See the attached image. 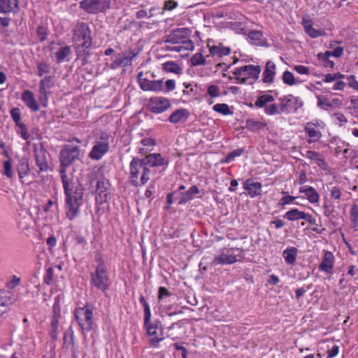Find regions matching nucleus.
<instances>
[{
  "mask_svg": "<svg viewBox=\"0 0 358 358\" xmlns=\"http://www.w3.org/2000/svg\"><path fill=\"white\" fill-rule=\"evenodd\" d=\"M17 6V0H0V12H10Z\"/></svg>",
  "mask_w": 358,
  "mask_h": 358,
  "instance_id": "473e14b6",
  "label": "nucleus"
},
{
  "mask_svg": "<svg viewBox=\"0 0 358 358\" xmlns=\"http://www.w3.org/2000/svg\"><path fill=\"white\" fill-rule=\"evenodd\" d=\"M339 352V347L336 345H334L330 350L327 351L328 357L327 358H332L336 357Z\"/></svg>",
  "mask_w": 358,
  "mask_h": 358,
  "instance_id": "4d7b16f0",
  "label": "nucleus"
},
{
  "mask_svg": "<svg viewBox=\"0 0 358 358\" xmlns=\"http://www.w3.org/2000/svg\"><path fill=\"white\" fill-rule=\"evenodd\" d=\"M11 303L10 292L7 290L0 289V316L8 310Z\"/></svg>",
  "mask_w": 358,
  "mask_h": 358,
  "instance_id": "412c9836",
  "label": "nucleus"
},
{
  "mask_svg": "<svg viewBox=\"0 0 358 358\" xmlns=\"http://www.w3.org/2000/svg\"><path fill=\"white\" fill-rule=\"evenodd\" d=\"M304 130L308 137L312 138L311 141H316L322 136L321 132L316 128V124L313 122H307L305 125Z\"/></svg>",
  "mask_w": 358,
  "mask_h": 358,
  "instance_id": "bb28decb",
  "label": "nucleus"
},
{
  "mask_svg": "<svg viewBox=\"0 0 358 358\" xmlns=\"http://www.w3.org/2000/svg\"><path fill=\"white\" fill-rule=\"evenodd\" d=\"M173 346L176 350L182 352V358H187V350L185 347L180 345L178 343H174Z\"/></svg>",
  "mask_w": 358,
  "mask_h": 358,
  "instance_id": "0e129e2a",
  "label": "nucleus"
},
{
  "mask_svg": "<svg viewBox=\"0 0 358 358\" xmlns=\"http://www.w3.org/2000/svg\"><path fill=\"white\" fill-rule=\"evenodd\" d=\"M348 85L355 90H358V82L354 76H350L348 78Z\"/></svg>",
  "mask_w": 358,
  "mask_h": 358,
  "instance_id": "13d9d810",
  "label": "nucleus"
},
{
  "mask_svg": "<svg viewBox=\"0 0 358 358\" xmlns=\"http://www.w3.org/2000/svg\"><path fill=\"white\" fill-rule=\"evenodd\" d=\"M266 126V124L254 119H248L245 122V128L251 131H256L262 129Z\"/></svg>",
  "mask_w": 358,
  "mask_h": 358,
  "instance_id": "c756f323",
  "label": "nucleus"
},
{
  "mask_svg": "<svg viewBox=\"0 0 358 358\" xmlns=\"http://www.w3.org/2000/svg\"><path fill=\"white\" fill-rule=\"evenodd\" d=\"M140 303L143 306L144 308V317L146 323L151 319V312L148 303L146 302L145 297L141 296L139 298Z\"/></svg>",
  "mask_w": 358,
  "mask_h": 358,
  "instance_id": "a19ab883",
  "label": "nucleus"
},
{
  "mask_svg": "<svg viewBox=\"0 0 358 358\" xmlns=\"http://www.w3.org/2000/svg\"><path fill=\"white\" fill-rule=\"evenodd\" d=\"M213 109L215 111L224 115L232 114V112L230 110L229 106L226 103H217L213 106Z\"/></svg>",
  "mask_w": 358,
  "mask_h": 358,
  "instance_id": "ea45409f",
  "label": "nucleus"
},
{
  "mask_svg": "<svg viewBox=\"0 0 358 358\" xmlns=\"http://www.w3.org/2000/svg\"><path fill=\"white\" fill-rule=\"evenodd\" d=\"M19 128L20 129V135L22 138L24 140H27L29 138V135L27 132L26 125L20 124Z\"/></svg>",
  "mask_w": 358,
  "mask_h": 358,
  "instance_id": "680f3d73",
  "label": "nucleus"
},
{
  "mask_svg": "<svg viewBox=\"0 0 358 358\" xmlns=\"http://www.w3.org/2000/svg\"><path fill=\"white\" fill-rule=\"evenodd\" d=\"M189 29L187 28H179L171 31L166 36L164 42L173 45H166V50L177 52L183 50H192L194 44L189 39Z\"/></svg>",
  "mask_w": 358,
  "mask_h": 358,
  "instance_id": "f03ea898",
  "label": "nucleus"
},
{
  "mask_svg": "<svg viewBox=\"0 0 358 358\" xmlns=\"http://www.w3.org/2000/svg\"><path fill=\"white\" fill-rule=\"evenodd\" d=\"M151 171L142 159L134 157L129 164V179L133 186L145 185L150 180Z\"/></svg>",
  "mask_w": 358,
  "mask_h": 358,
  "instance_id": "20e7f679",
  "label": "nucleus"
},
{
  "mask_svg": "<svg viewBox=\"0 0 358 358\" xmlns=\"http://www.w3.org/2000/svg\"><path fill=\"white\" fill-rule=\"evenodd\" d=\"M296 255L297 249L294 247L287 248L283 252V257L289 264H293L296 262Z\"/></svg>",
  "mask_w": 358,
  "mask_h": 358,
  "instance_id": "2f4dec72",
  "label": "nucleus"
},
{
  "mask_svg": "<svg viewBox=\"0 0 358 358\" xmlns=\"http://www.w3.org/2000/svg\"><path fill=\"white\" fill-rule=\"evenodd\" d=\"M37 34L41 41H44L47 38L48 29L45 26H39L37 29Z\"/></svg>",
  "mask_w": 358,
  "mask_h": 358,
  "instance_id": "09e8293b",
  "label": "nucleus"
},
{
  "mask_svg": "<svg viewBox=\"0 0 358 358\" xmlns=\"http://www.w3.org/2000/svg\"><path fill=\"white\" fill-rule=\"evenodd\" d=\"M209 47L210 55L206 56V58L209 57V56H212L215 59H220L223 56L228 55L231 50L228 47H225L222 44H218L217 45H212Z\"/></svg>",
  "mask_w": 358,
  "mask_h": 358,
  "instance_id": "a211bd4d",
  "label": "nucleus"
},
{
  "mask_svg": "<svg viewBox=\"0 0 358 358\" xmlns=\"http://www.w3.org/2000/svg\"><path fill=\"white\" fill-rule=\"evenodd\" d=\"M142 159L148 167H159L169 164V160L163 157L159 153L147 155Z\"/></svg>",
  "mask_w": 358,
  "mask_h": 358,
  "instance_id": "4468645a",
  "label": "nucleus"
},
{
  "mask_svg": "<svg viewBox=\"0 0 358 358\" xmlns=\"http://www.w3.org/2000/svg\"><path fill=\"white\" fill-rule=\"evenodd\" d=\"M141 144L143 146H154L155 145V141L151 138H145L141 140Z\"/></svg>",
  "mask_w": 358,
  "mask_h": 358,
  "instance_id": "338daca9",
  "label": "nucleus"
},
{
  "mask_svg": "<svg viewBox=\"0 0 358 358\" xmlns=\"http://www.w3.org/2000/svg\"><path fill=\"white\" fill-rule=\"evenodd\" d=\"M41 90H46L54 87L53 78L51 76H45L41 80Z\"/></svg>",
  "mask_w": 358,
  "mask_h": 358,
  "instance_id": "c03bdc74",
  "label": "nucleus"
},
{
  "mask_svg": "<svg viewBox=\"0 0 358 358\" xmlns=\"http://www.w3.org/2000/svg\"><path fill=\"white\" fill-rule=\"evenodd\" d=\"M317 105L323 109H327L334 106V103L331 101V98H327L324 96H317Z\"/></svg>",
  "mask_w": 358,
  "mask_h": 358,
  "instance_id": "58836bf2",
  "label": "nucleus"
},
{
  "mask_svg": "<svg viewBox=\"0 0 358 358\" xmlns=\"http://www.w3.org/2000/svg\"><path fill=\"white\" fill-rule=\"evenodd\" d=\"M293 69L301 75H308L310 73V69L303 65L294 66Z\"/></svg>",
  "mask_w": 358,
  "mask_h": 358,
  "instance_id": "864d4df0",
  "label": "nucleus"
},
{
  "mask_svg": "<svg viewBox=\"0 0 358 358\" xmlns=\"http://www.w3.org/2000/svg\"><path fill=\"white\" fill-rule=\"evenodd\" d=\"M144 325L147 329L148 334L150 336H152L150 339L152 344L155 345V343H157L163 339L162 334L157 333L158 324L157 323H152L150 320L146 323L144 320Z\"/></svg>",
  "mask_w": 358,
  "mask_h": 358,
  "instance_id": "dca6fc26",
  "label": "nucleus"
},
{
  "mask_svg": "<svg viewBox=\"0 0 358 358\" xmlns=\"http://www.w3.org/2000/svg\"><path fill=\"white\" fill-rule=\"evenodd\" d=\"M188 116V112L185 109H178L169 116V121L171 123H178L185 120Z\"/></svg>",
  "mask_w": 358,
  "mask_h": 358,
  "instance_id": "cd10ccee",
  "label": "nucleus"
},
{
  "mask_svg": "<svg viewBox=\"0 0 358 358\" xmlns=\"http://www.w3.org/2000/svg\"><path fill=\"white\" fill-rule=\"evenodd\" d=\"M80 6L89 13H98L110 8V0H83Z\"/></svg>",
  "mask_w": 358,
  "mask_h": 358,
  "instance_id": "1a4fd4ad",
  "label": "nucleus"
},
{
  "mask_svg": "<svg viewBox=\"0 0 358 358\" xmlns=\"http://www.w3.org/2000/svg\"><path fill=\"white\" fill-rule=\"evenodd\" d=\"M109 145L106 141H98L93 146L89 153V157L92 159L99 160L108 151Z\"/></svg>",
  "mask_w": 358,
  "mask_h": 358,
  "instance_id": "2eb2a0df",
  "label": "nucleus"
},
{
  "mask_svg": "<svg viewBox=\"0 0 358 358\" xmlns=\"http://www.w3.org/2000/svg\"><path fill=\"white\" fill-rule=\"evenodd\" d=\"M302 220L307 221L311 224L317 226V224L316 223V220L310 214L306 213L304 212Z\"/></svg>",
  "mask_w": 358,
  "mask_h": 358,
  "instance_id": "052dcab7",
  "label": "nucleus"
},
{
  "mask_svg": "<svg viewBox=\"0 0 358 358\" xmlns=\"http://www.w3.org/2000/svg\"><path fill=\"white\" fill-rule=\"evenodd\" d=\"M275 74V64L272 61L266 62L265 69L262 75V81L264 83L271 84L273 82Z\"/></svg>",
  "mask_w": 358,
  "mask_h": 358,
  "instance_id": "6ab92c4d",
  "label": "nucleus"
},
{
  "mask_svg": "<svg viewBox=\"0 0 358 358\" xmlns=\"http://www.w3.org/2000/svg\"><path fill=\"white\" fill-rule=\"evenodd\" d=\"M279 100L280 101V110L282 111V113L292 108L296 101V98L291 94L285 96L283 98H280Z\"/></svg>",
  "mask_w": 358,
  "mask_h": 358,
  "instance_id": "393cba45",
  "label": "nucleus"
},
{
  "mask_svg": "<svg viewBox=\"0 0 358 358\" xmlns=\"http://www.w3.org/2000/svg\"><path fill=\"white\" fill-rule=\"evenodd\" d=\"M299 192L304 193L309 202L317 203L319 200V194L316 190L310 186H304L300 188Z\"/></svg>",
  "mask_w": 358,
  "mask_h": 358,
  "instance_id": "b1692460",
  "label": "nucleus"
},
{
  "mask_svg": "<svg viewBox=\"0 0 358 358\" xmlns=\"http://www.w3.org/2000/svg\"><path fill=\"white\" fill-rule=\"evenodd\" d=\"M244 189L248 192L250 197L253 198L261 194L262 184L259 182H254L252 179H248L244 182Z\"/></svg>",
  "mask_w": 358,
  "mask_h": 358,
  "instance_id": "f3484780",
  "label": "nucleus"
},
{
  "mask_svg": "<svg viewBox=\"0 0 358 358\" xmlns=\"http://www.w3.org/2000/svg\"><path fill=\"white\" fill-rule=\"evenodd\" d=\"M303 25L306 32L312 38H317L325 34L324 30L315 29L313 27L311 20H303Z\"/></svg>",
  "mask_w": 358,
  "mask_h": 358,
  "instance_id": "a878e982",
  "label": "nucleus"
},
{
  "mask_svg": "<svg viewBox=\"0 0 358 358\" xmlns=\"http://www.w3.org/2000/svg\"><path fill=\"white\" fill-rule=\"evenodd\" d=\"M73 41L78 57L88 55L87 50L90 49L92 43L91 31L85 23H78L73 29Z\"/></svg>",
  "mask_w": 358,
  "mask_h": 358,
  "instance_id": "7ed1b4c3",
  "label": "nucleus"
},
{
  "mask_svg": "<svg viewBox=\"0 0 358 358\" xmlns=\"http://www.w3.org/2000/svg\"><path fill=\"white\" fill-rule=\"evenodd\" d=\"M31 222V216L29 213H26L25 215L18 221V225L23 229H28Z\"/></svg>",
  "mask_w": 358,
  "mask_h": 358,
  "instance_id": "79ce46f5",
  "label": "nucleus"
},
{
  "mask_svg": "<svg viewBox=\"0 0 358 358\" xmlns=\"http://www.w3.org/2000/svg\"><path fill=\"white\" fill-rule=\"evenodd\" d=\"M199 189L196 185H192L187 192L181 194L180 204L185 203L192 199L194 194H199Z\"/></svg>",
  "mask_w": 358,
  "mask_h": 358,
  "instance_id": "c85d7f7f",
  "label": "nucleus"
},
{
  "mask_svg": "<svg viewBox=\"0 0 358 358\" xmlns=\"http://www.w3.org/2000/svg\"><path fill=\"white\" fill-rule=\"evenodd\" d=\"M350 102L352 106L353 113L358 116V98H352Z\"/></svg>",
  "mask_w": 358,
  "mask_h": 358,
  "instance_id": "69168bd1",
  "label": "nucleus"
},
{
  "mask_svg": "<svg viewBox=\"0 0 358 358\" xmlns=\"http://www.w3.org/2000/svg\"><path fill=\"white\" fill-rule=\"evenodd\" d=\"M22 100L27 106L33 111L38 110V105L34 98L33 93L31 91H24L22 94Z\"/></svg>",
  "mask_w": 358,
  "mask_h": 358,
  "instance_id": "5701e85b",
  "label": "nucleus"
},
{
  "mask_svg": "<svg viewBox=\"0 0 358 358\" xmlns=\"http://www.w3.org/2000/svg\"><path fill=\"white\" fill-rule=\"evenodd\" d=\"M53 268L49 267L47 268L46 274L44 276L43 281L47 285H50L53 279Z\"/></svg>",
  "mask_w": 358,
  "mask_h": 358,
  "instance_id": "603ef678",
  "label": "nucleus"
},
{
  "mask_svg": "<svg viewBox=\"0 0 358 358\" xmlns=\"http://www.w3.org/2000/svg\"><path fill=\"white\" fill-rule=\"evenodd\" d=\"M90 283L92 286L106 292L110 285V282L107 273L106 266L103 264L97 265L95 271L90 274Z\"/></svg>",
  "mask_w": 358,
  "mask_h": 358,
  "instance_id": "0eeeda50",
  "label": "nucleus"
},
{
  "mask_svg": "<svg viewBox=\"0 0 358 358\" xmlns=\"http://www.w3.org/2000/svg\"><path fill=\"white\" fill-rule=\"evenodd\" d=\"M304 212L300 211L296 208L291 209L287 211L284 215V218L289 221H295L302 220Z\"/></svg>",
  "mask_w": 358,
  "mask_h": 358,
  "instance_id": "72a5a7b5",
  "label": "nucleus"
},
{
  "mask_svg": "<svg viewBox=\"0 0 358 358\" xmlns=\"http://www.w3.org/2000/svg\"><path fill=\"white\" fill-rule=\"evenodd\" d=\"M68 338H69L71 341H73L74 334L71 327H69V329L66 331H65L64 334V342H67Z\"/></svg>",
  "mask_w": 358,
  "mask_h": 358,
  "instance_id": "bf43d9fd",
  "label": "nucleus"
},
{
  "mask_svg": "<svg viewBox=\"0 0 358 358\" xmlns=\"http://www.w3.org/2000/svg\"><path fill=\"white\" fill-rule=\"evenodd\" d=\"M244 152L245 150L243 148H238L234 150L227 155L226 161L227 162H229L234 159L235 157L241 156Z\"/></svg>",
  "mask_w": 358,
  "mask_h": 358,
  "instance_id": "49530a36",
  "label": "nucleus"
},
{
  "mask_svg": "<svg viewBox=\"0 0 358 358\" xmlns=\"http://www.w3.org/2000/svg\"><path fill=\"white\" fill-rule=\"evenodd\" d=\"M71 53V49L69 46H63L60 48L55 53L58 62H62Z\"/></svg>",
  "mask_w": 358,
  "mask_h": 358,
  "instance_id": "4c0bfd02",
  "label": "nucleus"
},
{
  "mask_svg": "<svg viewBox=\"0 0 358 358\" xmlns=\"http://www.w3.org/2000/svg\"><path fill=\"white\" fill-rule=\"evenodd\" d=\"M16 169L19 178L22 184L28 185L31 182L29 159L27 157H22L18 159Z\"/></svg>",
  "mask_w": 358,
  "mask_h": 358,
  "instance_id": "9d476101",
  "label": "nucleus"
},
{
  "mask_svg": "<svg viewBox=\"0 0 358 358\" xmlns=\"http://www.w3.org/2000/svg\"><path fill=\"white\" fill-rule=\"evenodd\" d=\"M282 80L285 84L289 85H296L301 82L300 79L295 78L294 75L288 71H286L283 73Z\"/></svg>",
  "mask_w": 358,
  "mask_h": 358,
  "instance_id": "e433bc0d",
  "label": "nucleus"
},
{
  "mask_svg": "<svg viewBox=\"0 0 358 358\" xmlns=\"http://www.w3.org/2000/svg\"><path fill=\"white\" fill-rule=\"evenodd\" d=\"M237 262L236 256L222 253L214 257L212 262L213 266L232 264Z\"/></svg>",
  "mask_w": 358,
  "mask_h": 358,
  "instance_id": "4be33fe9",
  "label": "nucleus"
},
{
  "mask_svg": "<svg viewBox=\"0 0 358 358\" xmlns=\"http://www.w3.org/2000/svg\"><path fill=\"white\" fill-rule=\"evenodd\" d=\"M162 69L167 73L176 74H180L182 71L181 67L174 62H167L162 64Z\"/></svg>",
  "mask_w": 358,
  "mask_h": 358,
  "instance_id": "7c9ffc66",
  "label": "nucleus"
},
{
  "mask_svg": "<svg viewBox=\"0 0 358 358\" xmlns=\"http://www.w3.org/2000/svg\"><path fill=\"white\" fill-rule=\"evenodd\" d=\"M266 113L268 115H273L275 113H281L280 107H278L276 104H271L266 107Z\"/></svg>",
  "mask_w": 358,
  "mask_h": 358,
  "instance_id": "8fccbe9b",
  "label": "nucleus"
},
{
  "mask_svg": "<svg viewBox=\"0 0 358 358\" xmlns=\"http://www.w3.org/2000/svg\"><path fill=\"white\" fill-rule=\"evenodd\" d=\"M248 37L250 42L255 45L262 43L263 34L260 31H252L249 32Z\"/></svg>",
  "mask_w": 358,
  "mask_h": 358,
  "instance_id": "c9c22d12",
  "label": "nucleus"
},
{
  "mask_svg": "<svg viewBox=\"0 0 358 358\" xmlns=\"http://www.w3.org/2000/svg\"><path fill=\"white\" fill-rule=\"evenodd\" d=\"M93 310L94 308L91 305L86 304L83 307L76 308L74 311V316L83 333L90 332L94 329Z\"/></svg>",
  "mask_w": 358,
  "mask_h": 358,
  "instance_id": "39448f33",
  "label": "nucleus"
},
{
  "mask_svg": "<svg viewBox=\"0 0 358 358\" xmlns=\"http://www.w3.org/2000/svg\"><path fill=\"white\" fill-rule=\"evenodd\" d=\"M50 70V66L45 63H39L38 64V73L39 76H42L43 74L49 73Z\"/></svg>",
  "mask_w": 358,
  "mask_h": 358,
  "instance_id": "3c124183",
  "label": "nucleus"
},
{
  "mask_svg": "<svg viewBox=\"0 0 358 358\" xmlns=\"http://www.w3.org/2000/svg\"><path fill=\"white\" fill-rule=\"evenodd\" d=\"M158 299L159 300L162 299L165 296H169L171 295V293L169 290L164 287H159L158 290Z\"/></svg>",
  "mask_w": 358,
  "mask_h": 358,
  "instance_id": "6e6d98bb",
  "label": "nucleus"
},
{
  "mask_svg": "<svg viewBox=\"0 0 358 358\" xmlns=\"http://www.w3.org/2000/svg\"><path fill=\"white\" fill-rule=\"evenodd\" d=\"M273 100V97L271 95L265 94L257 99L255 101V105L257 107H263L268 102H271Z\"/></svg>",
  "mask_w": 358,
  "mask_h": 358,
  "instance_id": "37998d69",
  "label": "nucleus"
},
{
  "mask_svg": "<svg viewBox=\"0 0 358 358\" xmlns=\"http://www.w3.org/2000/svg\"><path fill=\"white\" fill-rule=\"evenodd\" d=\"M177 6H178L177 2H176L173 0H169V1H167L165 2L164 9L171 10L174 9L175 8H176Z\"/></svg>",
  "mask_w": 358,
  "mask_h": 358,
  "instance_id": "e2e57ef3",
  "label": "nucleus"
},
{
  "mask_svg": "<svg viewBox=\"0 0 358 358\" xmlns=\"http://www.w3.org/2000/svg\"><path fill=\"white\" fill-rule=\"evenodd\" d=\"M36 164L41 171H47L49 169L48 157H50L45 149L44 143H34L33 145Z\"/></svg>",
  "mask_w": 358,
  "mask_h": 358,
  "instance_id": "6e6552de",
  "label": "nucleus"
},
{
  "mask_svg": "<svg viewBox=\"0 0 358 358\" xmlns=\"http://www.w3.org/2000/svg\"><path fill=\"white\" fill-rule=\"evenodd\" d=\"M334 257L332 252L326 251L322 261L319 266V269L326 273H331L334 265Z\"/></svg>",
  "mask_w": 358,
  "mask_h": 358,
  "instance_id": "aec40b11",
  "label": "nucleus"
},
{
  "mask_svg": "<svg viewBox=\"0 0 358 358\" xmlns=\"http://www.w3.org/2000/svg\"><path fill=\"white\" fill-rule=\"evenodd\" d=\"M10 116L13 121H17L21 120V113L18 108H13L10 112Z\"/></svg>",
  "mask_w": 358,
  "mask_h": 358,
  "instance_id": "5fc2aeb1",
  "label": "nucleus"
},
{
  "mask_svg": "<svg viewBox=\"0 0 358 358\" xmlns=\"http://www.w3.org/2000/svg\"><path fill=\"white\" fill-rule=\"evenodd\" d=\"M80 152L78 146L64 145L59 153V173L65 194L66 216L71 220L80 213V208L83 204L84 187L73 174L66 173V168L78 159Z\"/></svg>",
  "mask_w": 358,
  "mask_h": 358,
  "instance_id": "f257e3e1",
  "label": "nucleus"
},
{
  "mask_svg": "<svg viewBox=\"0 0 358 358\" xmlns=\"http://www.w3.org/2000/svg\"><path fill=\"white\" fill-rule=\"evenodd\" d=\"M191 62L192 65L197 66L200 64H204L205 59L203 58V56L201 54L197 53L192 57V58L191 59Z\"/></svg>",
  "mask_w": 358,
  "mask_h": 358,
  "instance_id": "de8ad7c7",
  "label": "nucleus"
},
{
  "mask_svg": "<svg viewBox=\"0 0 358 358\" xmlns=\"http://www.w3.org/2000/svg\"><path fill=\"white\" fill-rule=\"evenodd\" d=\"M170 107L169 100L162 96L150 98L148 103V109L154 113H162Z\"/></svg>",
  "mask_w": 358,
  "mask_h": 358,
  "instance_id": "9b49d317",
  "label": "nucleus"
},
{
  "mask_svg": "<svg viewBox=\"0 0 358 358\" xmlns=\"http://www.w3.org/2000/svg\"><path fill=\"white\" fill-rule=\"evenodd\" d=\"M331 196L336 199H339L341 196L340 189L337 187H334L331 192Z\"/></svg>",
  "mask_w": 358,
  "mask_h": 358,
  "instance_id": "774afa93",
  "label": "nucleus"
},
{
  "mask_svg": "<svg viewBox=\"0 0 358 358\" xmlns=\"http://www.w3.org/2000/svg\"><path fill=\"white\" fill-rule=\"evenodd\" d=\"M3 174L9 178H11L13 175L12 164L10 161H6L3 164Z\"/></svg>",
  "mask_w": 358,
  "mask_h": 358,
  "instance_id": "a18cd8bd",
  "label": "nucleus"
},
{
  "mask_svg": "<svg viewBox=\"0 0 358 358\" xmlns=\"http://www.w3.org/2000/svg\"><path fill=\"white\" fill-rule=\"evenodd\" d=\"M149 73L140 72L138 74V81L141 90H161L163 87L162 80H149Z\"/></svg>",
  "mask_w": 358,
  "mask_h": 358,
  "instance_id": "f8f14e48",
  "label": "nucleus"
},
{
  "mask_svg": "<svg viewBox=\"0 0 358 358\" xmlns=\"http://www.w3.org/2000/svg\"><path fill=\"white\" fill-rule=\"evenodd\" d=\"M261 70L259 66L247 65L236 69L234 75L238 83L252 85L259 78Z\"/></svg>",
  "mask_w": 358,
  "mask_h": 358,
  "instance_id": "423d86ee",
  "label": "nucleus"
},
{
  "mask_svg": "<svg viewBox=\"0 0 358 358\" xmlns=\"http://www.w3.org/2000/svg\"><path fill=\"white\" fill-rule=\"evenodd\" d=\"M306 157L311 160H314L319 166L322 167L327 165L324 159L322 158L320 153L311 150L307 151Z\"/></svg>",
  "mask_w": 358,
  "mask_h": 358,
  "instance_id": "f704fd0d",
  "label": "nucleus"
},
{
  "mask_svg": "<svg viewBox=\"0 0 358 358\" xmlns=\"http://www.w3.org/2000/svg\"><path fill=\"white\" fill-rule=\"evenodd\" d=\"M110 183L107 179H99L96 182V192L98 196H96L97 202L103 203L106 202L110 198V193L108 189Z\"/></svg>",
  "mask_w": 358,
  "mask_h": 358,
  "instance_id": "ddd939ff",
  "label": "nucleus"
}]
</instances>
